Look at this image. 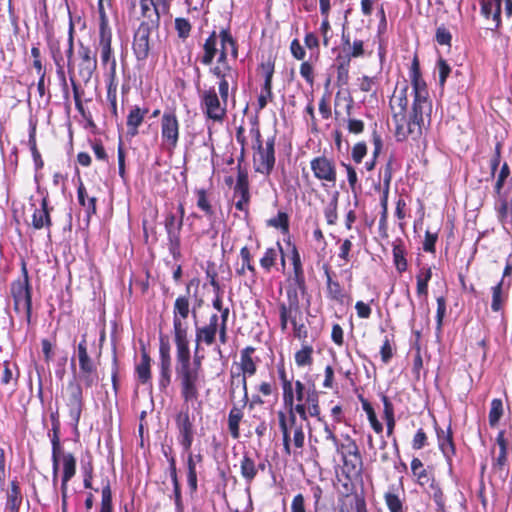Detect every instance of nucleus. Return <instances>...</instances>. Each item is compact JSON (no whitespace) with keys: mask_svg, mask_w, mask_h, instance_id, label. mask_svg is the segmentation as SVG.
Segmentation results:
<instances>
[{"mask_svg":"<svg viewBox=\"0 0 512 512\" xmlns=\"http://www.w3.org/2000/svg\"><path fill=\"white\" fill-rule=\"evenodd\" d=\"M2 372L0 375V383L3 386L13 385L17 386L19 377H20V369L16 362H12L10 360H4L2 362Z\"/></svg>","mask_w":512,"mask_h":512,"instance_id":"58836bf2","label":"nucleus"},{"mask_svg":"<svg viewBox=\"0 0 512 512\" xmlns=\"http://www.w3.org/2000/svg\"><path fill=\"white\" fill-rule=\"evenodd\" d=\"M63 397L72 424L77 428L84 409V397L83 388L75 378L68 381Z\"/></svg>","mask_w":512,"mask_h":512,"instance_id":"6e6552de","label":"nucleus"},{"mask_svg":"<svg viewBox=\"0 0 512 512\" xmlns=\"http://www.w3.org/2000/svg\"><path fill=\"white\" fill-rule=\"evenodd\" d=\"M267 225L276 229H280L282 233H289V216L286 212L279 211L276 217L267 221Z\"/></svg>","mask_w":512,"mask_h":512,"instance_id":"774afa93","label":"nucleus"},{"mask_svg":"<svg viewBox=\"0 0 512 512\" xmlns=\"http://www.w3.org/2000/svg\"><path fill=\"white\" fill-rule=\"evenodd\" d=\"M435 431L439 450L444 455L448 464H451L452 458L456 455V446L451 424L448 425L446 430L436 426Z\"/></svg>","mask_w":512,"mask_h":512,"instance_id":"b1692460","label":"nucleus"},{"mask_svg":"<svg viewBox=\"0 0 512 512\" xmlns=\"http://www.w3.org/2000/svg\"><path fill=\"white\" fill-rule=\"evenodd\" d=\"M161 147L172 154L180 139V122L175 111H165L160 120Z\"/></svg>","mask_w":512,"mask_h":512,"instance_id":"423d86ee","label":"nucleus"},{"mask_svg":"<svg viewBox=\"0 0 512 512\" xmlns=\"http://www.w3.org/2000/svg\"><path fill=\"white\" fill-rule=\"evenodd\" d=\"M77 199L79 205L84 208L86 221L89 223L91 217L97 213V198L95 196L88 195L81 178H79V185L77 187Z\"/></svg>","mask_w":512,"mask_h":512,"instance_id":"c756f323","label":"nucleus"},{"mask_svg":"<svg viewBox=\"0 0 512 512\" xmlns=\"http://www.w3.org/2000/svg\"><path fill=\"white\" fill-rule=\"evenodd\" d=\"M213 72L220 79L218 85L219 96L223 99V102H227L229 94V82L227 77H232V69L229 65H226L224 69L219 65L214 68Z\"/></svg>","mask_w":512,"mask_h":512,"instance_id":"c03bdc74","label":"nucleus"},{"mask_svg":"<svg viewBox=\"0 0 512 512\" xmlns=\"http://www.w3.org/2000/svg\"><path fill=\"white\" fill-rule=\"evenodd\" d=\"M291 395L293 403L320 401L319 391L314 382L305 384L301 380H295L290 388L282 392L283 404L291 403Z\"/></svg>","mask_w":512,"mask_h":512,"instance_id":"4468645a","label":"nucleus"},{"mask_svg":"<svg viewBox=\"0 0 512 512\" xmlns=\"http://www.w3.org/2000/svg\"><path fill=\"white\" fill-rule=\"evenodd\" d=\"M287 244L290 247V260L292 264V273L289 277L291 283L289 286L296 288L298 293L300 292L304 295L307 292V285L301 256L294 243L288 240Z\"/></svg>","mask_w":512,"mask_h":512,"instance_id":"a211bd4d","label":"nucleus"},{"mask_svg":"<svg viewBox=\"0 0 512 512\" xmlns=\"http://www.w3.org/2000/svg\"><path fill=\"white\" fill-rule=\"evenodd\" d=\"M175 426L179 444L184 451L189 452L194 441L195 426L188 406L175 415Z\"/></svg>","mask_w":512,"mask_h":512,"instance_id":"ddd939ff","label":"nucleus"},{"mask_svg":"<svg viewBox=\"0 0 512 512\" xmlns=\"http://www.w3.org/2000/svg\"><path fill=\"white\" fill-rule=\"evenodd\" d=\"M432 278V269L428 266H423L420 268L419 272L416 275V292L418 296H427L428 295V283Z\"/></svg>","mask_w":512,"mask_h":512,"instance_id":"3c124183","label":"nucleus"},{"mask_svg":"<svg viewBox=\"0 0 512 512\" xmlns=\"http://www.w3.org/2000/svg\"><path fill=\"white\" fill-rule=\"evenodd\" d=\"M394 338L395 337H394L393 334L391 335V337L386 335L384 337L383 343H382V345L380 347L381 361L384 364H388L391 361V359L393 358V356H394V353H395V350H396V345H395Z\"/></svg>","mask_w":512,"mask_h":512,"instance_id":"052dcab7","label":"nucleus"},{"mask_svg":"<svg viewBox=\"0 0 512 512\" xmlns=\"http://www.w3.org/2000/svg\"><path fill=\"white\" fill-rule=\"evenodd\" d=\"M240 474L247 484H251L257 476L256 461L248 452H245L240 460Z\"/></svg>","mask_w":512,"mask_h":512,"instance_id":"37998d69","label":"nucleus"},{"mask_svg":"<svg viewBox=\"0 0 512 512\" xmlns=\"http://www.w3.org/2000/svg\"><path fill=\"white\" fill-rule=\"evenodd\" d=\"M147 113V108H141L137 105L130 109L126 120L128 136L135 137L139 134V128L142 125Z\"/></svg>","mask_w":512,"mask_h":512,"instance_id":"2f4dec72","label":"nucleus"},{"mask_svg":"<svg viewBox=\"0 0 512 512\" xmlns=\"http://www.w3.org/2000/svg\"><path fill=\"white\" fill-rule=\"evenodd\" d=\"M410 78L414 100L409 115H407L409 87L406 83L401 88L397 87L390 99L392 120L395 124L394 135L397 142H403L409 137L413 140L419 139L425 120L429 123L431 118L432 103L428 99L427 85L421 76L420 64L416 55L411 63Z\"/></svg>","mask_w":512,"mask_h":512,"instance_id":"f257e3e1","label":"nucleus"},{"mask_svg":"<svg viewBox=\"0 0 512 512\" xmlns=\"http://www.w3.org/2000/svg\"><path fill=\"white\" fill-rule=\"evenodd\" d=\"M249 136L251 137V149L253 151L254 171L269 176L276 163L275 145L276 136L267 137L264 141L257 116L250 119Z\"/></svg>","mask_w":512,"mask_h":512,"instance_id":"7ed1b4c3","label":"nucleus"},{"mask_svg":"<svg viewBox=\"0 0 512 512\" xmlns=\"http://www.w3.org/2000/svg\"><path fill=\"white\" fill-rule=\"evenodd\" d=\"M79 364V380L86 389L96 386L99 382L97 362L88 353L87 335L83 334L77 346Z\"/></svg>","mask_w":512,"mask_h":512,"instance_id":"39448f33","label":"nucleus"},{"mask_svg":"<svg viewBox=\"0 0 512 512\" xmlns=\"http://www.w3.org/2000/svg\"><path fill=\"white\" fill-rule=\"evenodd\" d=\"M343 442L339 441L334 446L341 454L344 466L349 471L360 472L363 466V459L356 441L348 434L343 435Z\"/></svg>","mask_w":512,"mask_h":512,"instance_id":"f8f14e48","label":"nucleus"},{"mask_svg":"<svg viewBox=\"0 0 512 512\" xmlns=\"http://www.w3.org/2000/svg\"><path fill=\"white\" fill-rule=\"evenodd\" d=\"M11 296L13 298V309L20 313L23 309L28 325L32 322V286L22 285L20 282L11 283Z\"/></svg>","mask_w":512,"mask_h":512,"instance_id":"f3484780","label":"nucleus"},{"mask_svg":"<svg viewBox=\"0 0 512 512\" xmlns=\"http://www.w3.org/2000/svg\"><path fill=\"white\" fill-rule=\"evenodd\" d=\"M78 63V76L84 82L88 83L97 68L96 55L87 46L80 45Z\"/></svg>","mask_w":512,"mask_h":512,"instance_id":"412c9836","label":"nucleus"},{"mask_svg":"<svg viewBox=\"0 0 512 512\" xmlns=\"http://www.w3.org/2000/svg\"><path fill=\"white\" fill-rule=\"evenodd\" d=\"M151 357L147 351V349L143 346L141 348V357L140 362L135 366V374L137 380L141 384H147L151 381L152 373H151Z\"/></svg>","mask_w":512,"mask_h":512,"instance_id":"e433bc0d","label":"nucleus"},{"mask_svg":"<svg viewBox=\"0 0 512 512\" xmlns=\"http://www.w3.org/2000/svg\"><path fill=\"white\" fill-rule=\"evenodd\" d=\"M342 40L344 52L342 56H349V60L351 61L352 57L357 58L364 55L363 41L355 40L353 44H351L349 34H342Z\"/></svg>","mask_w":512,"mask_h":512,"instance_id":"8fccbe9b","label":"nucleus"},{"mask_svg":"<svg viewBox=\"0 0 512 512\" xmlns=\"http://www.w3.org/2000/svg\"><path fill=\"white\" fill-rule=\"evenodd\" d=\"M256 348L253 346H246L240 351V361L238 363L239 372L243 375V380L254 376L258 370L260 358L255 356Z\"/></svg>","mask_w":512,"mask_h":512,"instance_id":"5701e85b","label":"nucleus"},{"mask_svg":"<svg viewBox=\"0 0 512 512\" xmlns=\"http://www.w3.org/2000/svg\"><path fill=\"white\" fill-rule=\"evenodd\" d=\"M491 294V310L495 313L503 312L508 297L503 291V278L491 287Z\"/></svg>","mask_w":512,"mask_h":512,"instance_id":"a18cd8bd","label":"nucleus"},{"mask_svg":"<svg viewBox=\"0 0 512 512\" xmlns=\"http://www.w3.org/2000/svg\"><path fill=\"white\" fill-rule=\"evenodd\" d=\"M247 379L245 378V384L243 380V375L234 372L233 370L230 371V380H229V398L233 402L235 399V393L238 388H242L243 391V397L241 402H244V405L248 404V383Z\"/></svg>","mask_w":512,"mask_h":512,"instance_id":"a19ab883","label":"nucleus"},{"mask_svg":"<svg viewBox=\"0 0 512 512\" xmlns=\"http://www.w3.org/2000/svg\"><path fill=\"white\" fill-rule=\"evenodd\" d=\"M384 500L389 512H404L405 511V496L403 485L398 486L392 484L384 493Z\"/></svg>","mask_w":512,"mask_h":512,"instance_id":"bb28decb","label":"nucleus"},{"mask_svg":"<svg viewBox=\"0 0 512 512\" xmlns=\"http://www.w3.org/2000/svg\"><path fill=\"white\" fill-rule=\"evenodd\" d=\"M354 236L350 235L349 237L339 240V249H338V258L343 262V264L349 263L353 258V240Z\"/></svg>","mask_w":512,"mask_h":512,"instance_id":"4d7b16f0","label":"nucleus"},{"mask_svg":"<svg viewBox=\"0 0 512 512\" xmlns=\"http://www.w3.org/2000/svg\"><path fill=\"white\" fill-rule=\"evenodd\" d=\"M50 419L52 422V436H51V445H52V483L55 487L58 482V472H59V457L61 454V442H60V420L58 411L51 413Z\"/></svg>","mask_w":512,"mask_h":512,"instance_id":"aec40b11","label":"nucleus"},{"mask_svg":"<svg viewBox=\"0 0 512 512\" xmlns=\"http://www.w3.org/2000/svg\"><path fill=\"white\" fill-rule=\"evenodd\" d=\"M186 468H187V483L189 488V493L193 497L198 490V479H197V470H196V462L194 461V457L192 453L188 454L186 460Z\"/></svg>","mask_w":512,"mask_h":512,"instance_id":"09e8293b","label":"nucleus"},{"mask_svg":"<svg viewBox=\"0 0 512 512\" xmlns=\"http://www.w3.org/2000/svg\"><path fill=\"white\" fill-rule=\"evenodd\" d=\"M337 64V80L342 84H346L349 78L350 60L349 56H342L339 54L336 57Z\"/></svg>","mask_w":512,"mask_h":512,"instance_id":"e2e57ef3","label":"nucleus"},{"mask_svg":"<svg viewBox=\"0 0 512 512\" xmlns=\"http://www.w3.org/2000/svg\"><path fill=\"white\" fill-rule=\"evenodd\" d=\"M176 346L175 375L184 404H193L200 397L201 382L204 373L190 366L189 343H179Z\"/></svg>","mask_w":512,"mask_h":512,"instance_id":"f03ea898","label":"nucleus"},{"mask_svg":"<svg viewBox=\"0 0 512 512\" xmlns=\"http://www.w3.org/2000/svg\"><path fill=\"white\" fill-rule=\"evenodd\" d=\"M258 70L264 77V90L272 89V80L275 72V58L271 55L268 56L266 60H263L259 64Z\"/></svg>","mask_w":512,"mask_h":512,"instance_id":"de8ad7c7","label":"nucleus"},{"mask_svg":"<svg viewBox=\"0 0 512 512\" xmlns=\"http://www.w3.org/2000/svg\"><path fill=\"white\" fill-rule=\"evenodd\" d=\"M310 169L316 180L324 186L334 187L337 182V166L334 158L326 154L311 159Z\"/></svg>","mask_w":512,"mask_h":512,"instance_id":"9d476101","label":"nucleus"},{"mask_svg":"<svg viewBox=\"0 0 512 512\" xmlns=\"http://www.w3.org/2000/svg\"><path fill=\"white\" fill-rule=\"evenodd\" d=\"M23 494L20 487V483L17 478L10 481L9 487L6 491V512H19L23 502Z\"/></svg>","mask_w":512,"mask_h":512,"instance_id":"c85d7f7f","label":"nucleus"},{"mask_svg":"<svg viewBox=\"0 0 512 512\" xmlns=\"http://www.w3.org/2000/svg\"><path fill=\"white\" fill-rule=\"evenodd\" d=\"M359 399L361 401V404H362V408L363 410L366 412L367 414V418L369 420V423L372 427V429L375 431V433L377 434H380L382 433L383 431V425L382 423L378 420L377 418V415L375 413V410L373 408V406L371 405V403L365 399L363 396H359Z\"/></svg>","mask_w":512,"mask_h":512,"instance_id":"864d4df0","label":"nucleus"},{"mask_svg":"<svg viewBox=\"0 0 512 512\" xmlns=\"http://www.w3.org/2000/svg\"><path fill=\"white\" fill-rule=\"evenodd\" d=\"M112 2L113 0H98L97 13L99 32H109L111 29L109 25L108 11H112Z\"/></svg>","mask_w":512,"mask_h":512,"instance_id":"49530a36","label":"nucleus"},{"mask_svg":"<svg viewBox=\"0 0 512 512\" xmlns=\"http://www.w3.org/2000/svg\"><path fill=\"white\" fill-rule=\"evenodd\" d=\"M117 89L118 80L116 77V60H111L109 73L107 76V101L110 105L112 116L117 120L119 118L117 109Z\"/></svg>","mask_w":512,"mask_h":512,"instance_id":"cd10ccee","label":"nucleus"},{"mask_svg":"<svg viewBox=\"0 0 512 512\" xmlns=\"http://www.w3.org/2000/svg\"><path fill=\"white\" fill-rule=\"evenodd\" d=\"M313 346L302 345L301 349L294 354L295 364L298 367H310L313 364Z\"/></svg>","mask_w":512,"mask_h":512,"instance_id":"603ef678","label":"nucleus"},{"mask_svg":"<svg viewBox=\"0 0 512 512\" xmlns=\"http://www.w3.org/2000/svg\"><path fill=\"white\" fill-rule=\"evenodd\" d=\"M192 282L186 286V294L179 295L173 304V334L174 343H189L188 339V317L190 313V287Z\"/></svg>","mask_w":512,"mask_h":512,"instance_id":"20e7f679","label":"nucleus"},{"mask_svg":"<svg viewBox=\"0 0 512 512\" xmlns=\"http://www.w3.org/2000/svg\"><path fill=\"white\" fill-rule=\"evenodd\" d=\"M278 259V247H269L265 250L263 256L260 258V266L267 273L276 265Z\"/></svg>","mask_w":512,"mask_h":512,"instance_id":"0e129e2a","label":"nucleus"},{"mask_svg":"<svg viewBox=\"0 0 512 512\" xmlns=\"http://www.w3.org/2000/svg\"><path fill=\"white\" fill-rule=\"evenodd\" d=\"M241 265L236 267L235 273L239 277L245 276L246 272L250 273L252 283L256 282L257 270L253 263V256L247 246L240 249Z\"/></svg>","mask_w":512,"mask_h":512,"instance_id":"72a5a7b5","label":"nucleus"},{"mask_svg":"<svg viewBox=\"0 0 512 512\" xmlns=\"http://www.w3.org/2000/svg\"><path fill=\"white\" fill-rule=\"evenodd\" d=\"M234 190L239 195H250L248 173L241 168L240 163L238 164L237 181Z\"/></svg>","mask_w":512,"mask_h":512,"instance_id":"338daca9","label":"nucleus"},{"mask_svg":"<svg viewBox=\"0 0 512 512\" xmlns=\"http://www.w3.org/2000/svg\"><path fill=\"white\" fill-rule=\"evenodd\" d=\"M169 474L173 484L174 501L177 512L184 511V505L182 501L181 487L177 473V467L169 466Z\"/></svg>","mask_w":512,"mask_h":512,"instance_id":"5fc2aeb1","label":"nucleus"},{"mask_svg":"<svg viewBox=\"0 0 512 512\" xmlns=\"http://www.w3.org/2000/svg\"><path fill=\"white\" fill-rule=\"evenodd\" d=\"M60 460L63 466L61 490H68V483L76 474V458L72 453H63L61 450L59 461Z\"/></svg>","mask_w":512,"mask_h":512,"instance_id":"c9c22d12","label":"nucleus"},{"mask_svg":"<svg viewBox=\"0 0 512 512\" xmlns=\"http://www.w3.org/2000/svg\"><path fill=\"white\" fill-rule=\"evenodd\" d=\"M200 107L204 115L214 122H222L227 114V102H223L214 87H210L201 93Z\"/></svg>","mask_w":512,"mask_h":512,"instance_id":"1a4fd4ad","label":"nucleus"},{"mask_svg":"<svg viewBox=\"0 0 512 512\" xmlns=\"http://www.w3.org/2000/svg\"><path fill=\"white\" fill-rule=\"evenodd\" d=\"M98 512H114L113 502H112V490H111L109 480H107L106 484L102 487L101 502H100V508H99Z\"/></svg>","mask_w":512,"mask_h":512,"instance_id":"69168bd1","label":"nucleus"},{"mask_svg":"<svg viewBox=\"0 0 512 512\" xmlns=\"http://www.w3.org/2000/svg\"><path fill=\"white\" fill-rule=\"evenodd\" d=\"M324 274L326 277V296L331 301L343 304L346 298V293L342 285L335 279V273L331 270L330 266L323 265Z\"/></svg>","mask_w":512,"mask_h":512,"instance_id":"a878e982","label":"nucleus"},{"mask_svg":"<svg viewBox=\"0 0 512 512\" xmlns=\"http://www.w3.org/2000/svg\"><path fill=\"white\" fill-rule=\"evenodd\" d=\"M52 207H49V197L46 194L40 203V207L36 208L32 214V227L35 230L46 229L50 232L53 225L52 218L50 215Z\"/></svg>","mask_w":512,"mask_h":512,"instance_id":"393cba45","label":"nucleus"},{"mask_svg":"<svg viewBox=\"0 0 512 512\" xmlns=\"http://www.w3.org/2000/svg\"><path fill=\"white\" fill-rule=\"evenodd\" d=\"M247 405H244L242 402L241 405L233 404L228 413L227 426L228 431L231 437L235 440L239 439L241 436L240 433V423L244 418V409Z\"/></svg>","mask_w":512,"mask_h":512,"instance_id":"7c9ffc66","label":"nucleus"},{"mask_svg":"<svg viewBox=\"0 0 512 512\" xmlns=\"http://www.w3.org/2000/svg\"><path fill=\"white\" fill-rule=\"evenodd\" d=\"M216 318H212L211 324L198 325L195 322V348L193 359L190 358V366H193L199 372H203L202 362L204 355L200 354L201 345L211 346L216 341Z\"/></svg>","mask_w":512,"mask_h":512,"instance_id":"0eeeda50","label":"nucleus"},{"mask_svg":"<svg viewBox=\"0 0 512 512\" xmlns=\"http://www.w3.org/2000/svg\"><path fill=\"white\" fill-rule=\"evenodd\" d=\"M410 465L412 474L414 477H416L417 483L421 486L428 484L430 481V477L422 461L419 458L414 457L411 460Z\"/></svg>","mask_w":512,"mask_h":512,"instance_id":"6e6d98bb","label":"nucleus"},{"mask_svg":"<svg viewBox=\"0 0 512 512\" xmlns=\"http://www.w3.org/2000/svg\"><path fill=\"white\" fill-rule=\"evenodd\" d=\"M145 2L140 1L141 16L139 18L140 25L138 32H153L158 29L160 23V8L151 6Z\"/></svg>","mask_w":512,"mask_h":512,"instance_id":"4be33fe9","label":"nucleus"},{"mask_svg":"<svg viewBox=\"0 0 512 512\" xmlns=\"http://www.w3.org/2000/svg\"><path fill=\"white\" fill-rule=\"evenodd\" d=\"M504 4V11L507 17L512 16V0H481V14L491 21L486 30H497L501 23V7Z\"/></svg>","mask_w":512,"mask_h":512,"instance_id":"2eb2a0df","label":"nucleus"},{"mask_svg":"<svg viewBox=\"0 0 512 512\" xmlns=\"http://www.w3.org/2000/svg\"><path fill=\"white\" fill-rule=\"evenodd\" d=\"M287 303H279V319L280 328L282 332H285L288 328V323L294 326L297 322V316L301 315L300 298L297 289L288 286L286 289Z\"/></svg>","mask_w":512,"mask_h":512,"instance_id":"9b49d317","label":"nucleus"},{"mask_svg":"<svg viewBox=\"0 0 512 512\" xmlns=\"http://www.w3.org/2000/svg\"><path fill=\"white\" fill-rule=\"evenodd\" d=\"M393 263L398 273L402 274L408 268V262L406 259L407 250L404 241L401 238H397L392 243Z\"/></svg>","mask_w":512,"mask_h":512,"instance_id":"ea45409f","label":"nucleus"},{"mask_svg":"<svg viewBox=\"0 0 512 512\" xmlns=\"http://www.w3.org/2000/svg\"><path fill=\"white\" fill-rule=\"evenodd\" d=\"M150 34H134L132 48L139 61L146 60L151 50Z\"/></svg>","mask_w":512,"mask_h":512,"instance_id":"79ce46f5","label":"nucleus"},{"mask_svg":"<svg viewBox=\"0 0 512 512\" xmlns=\"http://www.w3.org/2000/svg\"><path fill=\"white\" fill-rule=\"evenodd\" d=\"M171 354L170 344L168 340L160 338L159 345V375H158V387L160 391H166L171 384L172 372H171Z\"/></svg>","mask_w":512,"mask_h":512,"instance_id":"6ab92c4d","label":"nucleus"},{"mask_svg":"<svg viewBox=\"0 0 512 512\" xmlns=\"http://www.w3.org/2000/svg\"><path fill=\"white\" fill-rule=\"evenodd\" d=\"M284 406L287 408L286 419L292 425L297 422V415L302 421H307L308 416L322 421L320 401L293 403L291 400V403H284Z\"/></svg>","mask_w":512,"mask_h":512,"instance_id":"dca6fc26","label":"nucleus"},{"mask_svg":"<svg viewBox=\"0 0 512 512\" xmlns=\"http://www.w3.org/2000/svg\"><path fill=\"white\" fill-rule=\"evenodd\" d=\"M196 206L201 210L210 222L216 218V211L212 205L211 196L205 188H196Z\"/></svg>","mask_w":512,"mask_h":512,"instance_id":"f704fd0d","label":"nucleus"},{"mask_svg":"<svg viewBox=\"0 0 512 512\" xmlns=\"http://www.w3.org/2000/svg\"><path fill=\"white\" fill-rule=\"evenodd\" d=\"M217 34H210L204 43V55L202 57V63L209 65L212 63L216 52H217Z\"/></svg>","mask_w":512,"mask_h":512,"instance_id":"680f3d73","label":"nucleus"},{"mask_svg":"<svg viewBox=\"0 0 512 512\" xmlns=\"http://www.w3.org/2000/svg\"><path fill=\"white\" fill-rule=\"evenodd\" d=\"M504 407L503 401L500 398H494L490 404V411L488 414V421L490 427H496L499 424V421L503 417Z\"/></svg>","mask_w":512,"mask_h":512,"instance_id":"13d9d810","label":"nucleus"},{"mask_svg":"<svg viewBox=\"0 0 512 512\" xmlns=\"http://www.w3.org/2000/svg\"><path fill=\"white\" fill-rule=\"evenodd\" d=\"M496 442L499 446V453L497 457L493 458L492 469L495 472H503L508 462V442L503 430L497 434Z\"/></svg>","mask_w":512,"mask_h":512,"instance_id":"4c0bfd02","label":"nucleus"},{"mask_svg":"<svg viewBox=\"0 0 512 512\" xmlns=\"http://www.w3.org/2000/svg\"><path fill=\"white\" fill-rule=\"evenodd\" d=\"M182 227L183 221L179 219L172 211L166 213L164 219V228L167 236L181 234Z\"/></svg>","mask_w":512,"mask_h":512,"instance_id":"bf43d9fd","label":"nucleus"},{"mask_svg":"<svg viewBox=\"0 0 512 512\" xmlns=\"http://www.w3.org/2000/svg\"><path fill=\"white\" fill-rule=\"evenodd\" d=\"M65 46V55L67 57V67L68 71L70 73V81L73 89V97L74 101H82L81 100V94L79 90V85L75 81V77L72 74L73 73V55H74V34H68V37L66 39V42L64 44Z\"/></svg>","mask_w":512,"mask_h":512,"instance_id":"473e14b6","label":"nucleus"}]
</instances>
